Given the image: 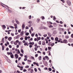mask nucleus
<instances>
[{
    "instance_id": "obj_1",
    "label": "nucleus",
    "mask_w": 73,
    "mask_h": 73,
    "mask_svg": "<svg viewBox=\"0 0 73 73\" xmlns=\"http://www.w3.org/2000/svg\"><path fill=\"white\" fill-rule=\"evenodd\" d=\"M67 4H68V5L69 6H70V5H71V2L69 1H67Z\"/></svg>"
},
{
    "instance_id": "obj_2",
    "label": "nucleus",
    "mask_w": 73,
    "mask_h": 73,
    "mask_svg": "<svg viewBox=\"0 0 73 73\" xmlns=\"http://www.w3.org/2000/svg\"><path fill=\"white\" fill-rule=\"evenodd\" d=\"M63 42L64 44H67L68 43V40L66 39L63 40Z\"/></svg>"
},
{
    "instance_id": "obj_3",
    "label": "nucleus",
    "mask_w": 73,
    "mask_h": 73,
    "mask_svg": "<svg viewBox=\"0 0 73 73\" xmlns=\"http://www.w3.org/2000/svg\"><path fill=\"white\" fill-rule=\"evenodd\" d=\"M15 21L17 24H20V22L18 21V20H17V19H15Z\"/></svg>"
},
{
    "instance_id": "obj_4",
    "label": "nucleus",
    "mask_w": 73,
    "mask_h": 73,
    "mask_svg": "<svg viewBox=\"0 0 73 73\" xmlns=\"http://www.w3.org/2000/svg\"><path fill=\"white\" fill-rule=\"evenodd\" d=\"M7 11L9 13H12V11L9 9H7Z\"/></svg>"
},
{
    "instance_id": "obj_5",
    "label": "nucleus",
    "mask_w": 73,
    "mask_h": 73,
    "mask_svg": "<svg viewBox=\"0 0 73 73\" xmlns=\"http://www.w3.org/2000/svg\"><path fill=\"white\" fill-rule=\"evenodd\" d=\"M15 57L16 58H19V55L17 54H15Z\"/></svg>"
},
{
    "instance_id": "obj_6",
    "label": "nucleus",
    "mask_w": 73,
    "mask_h": 73,
    "mask_svg": "<svg viewBox=\"0 0 73 73\" xmlns=\"http://www.w3.org/2000/svg\"><path fill=\"white\" fill-rule=\"evenodd\" d=\"M7 54H8V55H11V54H12L13 53L12 52H11V51H10V52H8L7 53Z\"/></svg>"
},
{
    "instance_id": "obj_7",
    "label": "nucleus",
    "mask_w": 73,
    "mask_h": 73,
    "mask_svg": "<svg viewBox=\"0 0 73 73\" xmlns=\"http://www.w3.org/2000/svg\"><path fill=\"white\" fill-rule=\"evenodd\" d=\"M44 65L45 66H47L48 65V63H47V62L46 61L44 63Z\"/></svg>"
},
{
    "instance_id": "obj_8",
    "label": "nucleus",
    "mask_w": 73,
    "mask_h": 73,
    "mask_svg": "<svg viewBox=\"0 0 73 73\" xmlns=\"http://www.w3.org/2000/svg\"><path fill=\"white\" fill-rule=\"evenodd\" d=\"M57 32L56 30H54L53 32V33L54 35H55V34H57Z\"/></svg>"
},
{
    "instance_id": "obj_9",
    "label": "nucleus",
    "mask_w": 73,
    "mask_h": 73,
    "mask_svg": "<svg viewBox=\"0 0 73 73\" xmlns=\"http://www.w3.org/2000/svg\"><path fill=\"white\" fill-rule=\"evenodd\" d=\"M68 41L70 42H73V39L72 38L69 39Z\"/></svg>"
},
{
    "instance_id": "obj_10",
    "label": "nucleus",
    "mask_w": 73,
    "mask_h": 73,
    "mask_svg": "<svg viewBox=\"0 0 73 73\" xmlns=\"http://www.w3.org/2000/svg\"><path fill=\"white\" fill-rule=\"evenodd\" d=\"M12 37H9L8 38V40H9V41H11V40H12Z\"/></svg>"
},
{
    "instance_id": "obj_11",
    "label": "nucleus",
    "mask_w": 73,
    "mask_h": 73,
    "mask_svg": "<svg viewBox=\"0 0 73 73\" xmlns=\"http://www.w3.org/2000/svg\"><path fill=\"white\" fill-rule=\"evenodd\" d=\"M10 57L11 58H14V55L12 54L11 55Z\"/></svg>"
},
{
    "instance_id": "obj_12",
    "label": "nucleus",
    "mask_w": 73,
    "mask_h": 73,
    "mask_svg": "<svg viewBox=\"0 0 73 73\" xmlns=\"http://www.w3.org/2000/svg\"><path fill=\"white\" fill-rule=\"evenodd\" d=\"M58 37H56L55 38V40L56 41H58Z\"/></svg>"
},
{
    "instance_id": "obj_13",
    "label": "nucleus",
    "mask_w": 73,
    "mask_h": 73,
    "mask_svg": "<svg viewBox=\"0 0 73 73\" xmlns=\"http://www.w3.org/2000/svg\"><path fill=\"white\" fill-rule=\"evenodd\" d=\"M43 29V26H41L39 28V29H40V30H41V29Z\"/></svg>"
},
{
    "instance_id": "obj_14",
    "label": "nucleus",
    "mask_w": 73,
    "mask_h": 73,
    "mask_svg": "<svg viewBox=\"0 0 73 73\" xmlns=\"http://www.w3.org/2000/svg\"><path fill=\"white\" fill-rule=\"evenodd\" d=\"M45 58H46L47 60H49V57L47 56H45Z\"/></svg>"
},
{
    "instance_id": "obj_15",
    "label": "nucleus",
    "mask_w": 73,
    "mask_h": 73,
    "mask_svg": "<svg viewBox=\"0 0 73 73\" xmlns=\"http://www.w3.org/2000/svg\"><path fill=\"white\" fill-rule=\"evenodd\" d=\"M48 36H49V37H51V36H52V34L50 33H48Z\"/></svg>"
},
{
    "instance_id": "obj_16",
    "label": "nucleus",
    "mask_w": 73,
    "mask_h": 73,
    "mask_svg": "<svg viewBox=\"0 0 73 73\" xmlns=\"http://www.w3.org/2000/svg\"><path fill=\"white\" fill-rule=\"evenodd\" d=\"M24 45L25 46H26V45H27V46H28L29 45V43H28V44H27V43L25 42L24 44Z\"/></svg>"
},
{
    "instance_id": "obj_17",
    "label": "nucleus",
    "mask_w": 73,
    "mask_h": 73,
    "mask_svg": "<svg viewBox=\"0 0 73 73\" xmlns=\"http://www.w3.org/2000/svg\"><path fill=\"white\" fill-rule=\"evenodd\" d=\"M21 52L22 53H24V50H23V49H21Z\"/></svg>"
},
{
    "instance_id": "obj_18",
    "label": "nucleus",
    "mask_w": 73,
    "mask_h": 73,
    "mask_svg": "<svg viewBox=\"0 0 73 73\" xmlns=\"http://www.w3.org/2000/svg\"><path fill=\"white\" fill-rule=\"evenodd\" d=\"M55 44L54 43H51V47H52V46H53Z\"/></svg>"
},
{
    "instance_id": "obj_19",
    "label": "nucleus",
    "mask_w": 73,
    "mask_h": 73,
    "mask_svg": "<svg viewBox=\"0 0 73 73\" xmlns=\"http://www.w3.org/2000/svg\"><path fill=\"white\" fill-rule=\"evenodd\" d=\"M19 36H20V35H17V36L14 37V38H15V39H16L17 38H19Z\"/></svg>"
},
{
    "instance_id": "obj_20",
    "label": "nucleus",
    "mask_w": 73,
    "mask_h": 73,
    "mask_svg": "<svg viewBox=\"0 0 73 73\" xmlns=\"http://www.w3.org/2000/svg\"><path fill=\"white\" fill-rule=\"evenodd\" d=\"M23 34H24V31L21 32L20 33V35L21 36H23Z\"/></svg>"
},
{
    "instance_id": "obj_21",
    "label": "nucleus",
    "mask_w": 73,
    "mask_h": 73,
    "mask_svg": "<svg viewBox=\"0 0 73 73\" xmlns=\"http://www.w3.org/2000/svg\"><path fill=\"white\" fill-rule=\"evenodd\" d=\"M22 28L24 29V28H25V25L24 24H23L22 26Z\"/></svg>"
},
{
    "instance_id": "obj_22",
    "label": "nucleus",
    "mask_w": 73,
    "mask_h": 73,
    "mask_svg": "<svg viewBox=\"0 0 73 73\" xmlns=\"http://www.w3.org/2000/svg\"><path fill=\"white\" fill-rule=\"evenodd\" d=\"M2 27L3 28H4V29H5L6 28V26H5V25H3Z\"/></svg>"
},
{
    "instance_id": "obj_23",
    "label": "nucleus",
    "mask_w": 73,
    "mask_h": 73,
    "mask_svg": "<svg viewBox=\"0 0 73 73\" xmlns=\"http://www.w3.org/2000/svg\"><path fill=\"white\" fill-rule=\"evenodd\" d=\"M42 57L41 56H39V57L38 58V59L39 60H41Z\"/></svg>"
},
{
    "instance_id": "obj_24",
    "label": "nucleus",
    "mask_w": 73,
    "mask_h": 73,
    "mask_svg": "<svg viewBox=\"0 0 73 73\" xmlns=\"http://www.w3.org/2000/svg\"><path fill=\"white\" fill-rule=\"evenodd\" d=\"M43 29H46V30H48V28L44 26H43Z\"/></svg>"
},
{
    "instance_id": "obj_25",
    "label": "nucleus",
    "mask_w": 73,
    "mask_h": 73,
    "mask_svg": "<svg viewBox=\"0 0 73 73\" xmlns=\"http://www.w3.org/2000/svg\"><path fill=\"white\" fill-rule=\"evenodd\" d=\"M25 40H28V37L26 36L25 37Z\"/></svg>"
},
{
    "instance_id": "obj_26",
    "label": "nucleus",
    "mask_w": 73,
    "mask_h": 73,
    "mask_svg": "<svg viewBox=\"0 0 73 73\" xmlns=\"http://www.w3.org/2000/svg\"><path fill=\"white\" fill-rule=\"evenodd\" d=\"M51 49H52V47H49V46L48 47V50H50Z\"/></svg>"
},
{
    "instance_id": "obj_27",
    "label": "nucleus",
    "mask_w": 73,
    "mask_h": 73,
    "mask_svg": "<svg viewBox=\"0 0 73 73\" xmlns=\"http://www.w3.org/2000/svg\"><path fill=\"white\" fill-rule=\"evenodd\" d=\"M56 17H55V16H53V20L54 21H55L56 20Z\"/></svg>"
},
{
    "instance_id": "obj_28",
    "label": "nucleus",
    "mask_w": 73,
    "mask_h": 73,
    "mask_svg": "<svg viewBox=\"0 0 73 73\" xmlns=\"http://www.w3.org/2000/svg\"><path fill=\"white\" fill-rule=\"evenodd\" d=\"M29 35V33H26L25 34V36H28Z\"/></svg>"
},
{
    "instance_id": "obj_29",
    "label": "nucleus",
    "mask_w": 73,
    "mask_h": 73,
    "mask_svg": "<svg viewBox=\"0 0 73 73\" xmlns=\"http://www.w3.org/2000/svg\"><path fill=\"white\" fill-rule=\"evenodd\" d=\"M51 44H52V42H49L48 45V46H50Z\"/></svg>"
},
{
    "instance_id": "obj_30",
    "label": "nucleus",
    "mask_w": 73,
    "mask_h": 73,
    "mask_svg": "<svg viewBox=\"0 0 73 73\" xmlns=\"http://www.w3.org/2000/svg\"><path fill=\"white\" fill-rule=\"evenodd\" d=\"M45 41H43L42 43V45H45Z\"/></svg>"
},
{
    "instance_id": "obj_31",
    "label": "nucleus",
    "mask_w": 73,
    "mask_h": 73,
    "mask_svg": "<svg viewBox=\"0 0 73 73\" xmlns=\"http://www.w3.org/2000/svg\"><path fill=\"white\" fill-rule=\"evenodd\" d=\"M33 69H32L30 71V73H33Z\"/></svg>"
},
{
    "instance_id": "obj_32",
    "label": "nucleus",
    "mask_w": 73,
    "mask_h": 73,
    "mask_svg": "<svg viewBox=\"0 0 73 73\" xmlns=\"http://www.w3.org/2000/svg\"><path fill=\"white\" fill-rule=\"evenodd\" d=\"M34 70L35 72H37V68H34Z\"/></svg>"
},
{
    "instance_id": "obj_33",
    "label": "nucleus",
    "mask_w": 73,
    "mask_h": 73,
    "mask_svg": "<svg viewBox=\"0 0 73 73\" xmlns=\"http://www.w3.org/2000/svg\"><path fill=\"white\" fill-rule=\"evenodd\" d=\"M41 18L42 20H44V19H45V17L44 16H42L41 17Z\"/></svg>"
},
{
    "instance_id": "obj_34",
    "label": "nucleus",
    "mask_w": 73,
    "mask_h": 73,
    "mask_svg": "<svg viewBox=\"0 0 73 73\" xmlns=\"http://www.w3.org/2000/svg\"><path fill=\"white\" fill-rule=\"evenodd\" d=\"M31 36L32 37H34V36H35V34L34 33L31 34Z\"/></svg>"
},
{
    "instance_id": "obj_35",
    "label": "nucleus",
    "mask_w": 73,
    "mask_h": 73,
    "mask_svg": "<svg viewBox=\"0 0 73 73\" xmlns=\"http://www.w3.org/2000/svg\"><path fill=\"white\" fill-rule=\"evenodd\" d=\"M32 18V16L31 15H30L29 16V19H31Z\"/></svg>"
},
{
    "instance_id": "obj_36",
    "label": "nucleus",
    "mask_w": 73,
    "mask_h": 73,
    "mask_svg": "<svg viewBox=\"0 0 73 73\" xmlns=\"http://www.w3.org/2000/svg\"><path fill=\"white\" fill-rule=\"evenodd\" d=\"M2 50H4V46H2Z\"/></svg>"
},
{
    "instance_id": "obj_37",
    "label": "nucleus",
    "mask_w": 73,
    "mask_h": 73,
    "mask_svg": "<svg viewBox=\"0 0 73 73\" xmlns=\"http://www.w3.org/2000/svg\"><path fill=\"white\" fill-rule=\"evenodd\" d=\"M48 70L49 71H52V68H48Z\"/></svg>"
},
{
    "instance_id": "obj_38",
    "label": "nucleus",
    "mask_w": 73,
    "mask_h": 73,
    "mask_svg": "<svg viewBox=\"0 0 73 73\" xmlns=\"http://www.w3.org/2000/svg\"><path fill=\"white\" fill-rule=\"evenodd\" d=\"M38 44L39 45H41V41H39L38 42Z\"/></svg>"
},
{
    "instance_id": "obj_39",
    "label": "nucleus",
    "mask_w": 73,
    "mask_h": 73,
    "mask_svg": "<svg viewBox=\"0 0 73 73\" xmlns=\"http://www.w3.org/2000/svg\"><path fill=\"white\" fill-rule=\"evenodd\" d=\"M29 66L28 65H27V66H25V68H29Z\"/></svg>"
},
{
    "instance_id": "obj_40",
    "label": "nucleus",
    "mask_w": 73,
    "mask_h": 73,
    "mask_svg": "<svg viewBox=\"0 0 73 73\" xmlns=\"http://www.w3.org/2000/svg\"><path fill=\"white\" fill-rule=\"evenodd\" d=\"M27 70H26L25 69H24L23 70V72H27Z\"/></svg>"
},
{
    "instance_id": "obj_41",
    "label": "nucleus",
    "mask_w": 73,
    "mask_h": 73,
    "mask_svg": "<svg viewBox=\"0 0 73 73\" xmlns=\"http://www.w3.org/2000/svg\"><path fill=\"white\" fill-rule=\"evenodd\" d=\"M36 65L37 66H39V65H38V63H37V62L36 63Z\"/></svg>"
},
{
    "instance_id": "obj_42",
    "label": "nucleus",
    "mask_w": 73,
    "mask_h": 73,
    "mask_svg": "<svg viewBox=\"0 0 73 73\" xmlns=\"http://www.w3.org/2000/svg\"><path fill=\"white\" fill-rule=\"evenodd\" d=\"M25 29H29V27L28 26H26L25 27Z\"/></svg>"
},
{
    "instance_id": "obj_43",
    "label": "nucleus",
    "mask_w": 73,
    "mask_h": 73,
    "mask_svg": "<svg viewBox=\"0 0 73 73\" xmlns=\"http://www.w3.org/2000/svg\"><path fill=\"white\" fill-rule=\"evenodd\" d=\"M25 58H28V56L27 55H25Z\"/></svg>"
},
{
    "instance_id": "obj_44",
    "label": "nucleus",
    "mask_w": 73,
    "mask_h": 73,
    "mask_svg": "<svg viewBox=\"0 0 73 73\" xmlns=\"http://www.w3.org/2000/svg\"><path fill=\"white\" fill-rule=\"evenodd\" d=\"M49 28H50L51 27V28H53V26H52V25H50V26H49Z\"/></svg>"
},
{
    "instance_id": "obj_45",
    "label": "nucleus",
    "mask_w": 73,
    "mask_h": 73,
    "mask_svg": "<svg viewBox=\"0 0 73 73\" xmlns=\"http://www.w3.org/2000/svg\"><path fill=\"white\" fill-rule=\"evenodd\" d=\"M43 36L44 37H46L47 36V35H43Z\"/></svg>"
},
{
    "instance_id": "obj_46",
    "label": "nucleus",
    "mask_w": 73,
    "mask_h": 73,
    "mask_svg": "<svg viewBox=\"0 0 73 73\" xmlns=\"http://www.w3.org/2000/svg\"><path fill=\"white\" fill-rule=\"evenodd\" d=\"M20 39L21 40H23L24 39V38L23 37H22L20 38Z\"/></svg>"
},
{
    "instance_id": "obj_47",
    "label": "nucleus",
    "mask_w": 73,
    "mask_h": 73,
    "mask_svg": "<svg viewBox=\"0 0 73 73\" xmlns=\"http://www.w3.org/2000/svg\"><path fill=\"white\" fill-rule=\"evenodd\" d=\"M56 28H53L52 29H51V30H52V31H53V30H54V29H56Z\"/></svg>"
},
{
    "instance_id": "obj_48",
    "label": "nucleus",
    "mask_w": 73,
    "mask_h": 73,
    "mask_svg": "<svg viewBox=\"0 0 73 73\" xmlns=\"http://www.w3.org/2000/svg\"><path fill=\"white\" fill-rule=\"evenodd\" d=\"M35 50V51H37V48L36 47H35L34 48Z\"/></svg>"
},
{
    "instance_id": "obj_49",
    "label": "nucleus",
    "mask_w": 73,
    "mask_h": 73,
    "mask_svg": "<svg viewBox=\"0 0 73 73\" xmlns=\"http://www.w3.org/2000/svg\"><path fill=\"white\" fill-rule=\"evenodd\" d=\"M29 32H30V34H31L32 33V31H31V29L29 30Z\"/></svg>"
},
{
    "instance_id": "obj_50",
    "label": "nucleus",
    "mask_w": 73,
    "mask_h": 73,
    "mask_svg": "<svg viewBox=\"0 0 73 73\" xmlns=\"http://www.w3.org/2000/svg\"><path fill=\"white\" fill-rule=\"evenodd\" d=\"M30 58H31L33 59H35V58H34V57H33V56H31L30 57Z\"/></svg>"
},
{
    "instance_id": "obj_51",
    "label": "nucleus",
    "mask_w": 73,
    "mask_h": 73,
    "mask_svg": "<svg viewBox=\"0 0 73 73\" xmlns=\"http://www.w3.org/2000/svg\"><path fill=\"white\" fill-rule=\"evenodd\" d=\"M21 30L20 29L18 30V32L19 33H20L21 32Z\"/></svg>"
},
{
    "instance_id": "obj_52",
    "label": "nucleus",
    "mask_w": 73,
    "mask_h": 73,
    "mask_svg": "<svg viewBox=\"0 0 73 73\" xmlns=\"http://www.w3.org/2000/svg\"><path fill=\"white\" fill-rule=\"evenodd\" d=\"M34 44L35 43L34 42H31V44L32 45H34Z\"/></svg>"
},
{
    "instance_id": "obj_53",
    "label": "nucleus",
    "mask_w": 73,
    "mask_h": 73,
    "mask_svg": "<svg viewBox=\"0 0 73 73\" xmlns=\"http://www.w3.org/2000/svg\"><path fill=\"white\" fill-rule=\"evenodd\" d=\"M31 31H33V27H31Z\"/></svg>"
},
{
    "instance_id": "obj_54",
    "label": "nucleus",
    "mask_w": 73,
    "mask_h": 73,
    "mask_svg": "<svg viewBox=\"0 0 73 73\" xmlns=\"http://www.w3.org/2000/svg\"><path fill=\"white\" fill-rule=\"evenodd\" d=\"M35 57H37L38 56V54H36L35 55Z\"/></svg>"
},
{
    "instance_id": "obj_55",
    "label": "nucleus",
    "mask_w": 73,
    "mask_h": 73,
    "mask_svg": "<svg viewBox=\"0 0 73 73\" xmlns=\"http://www.w3.org/2000/svg\"><path fill=\"white\" fill-rule=\"evenodd\" d=\"M21 57H19L18 58V61H20V59H21Z\"/></svg>"
},
{
    "instance_id": "obj_56",
    "label": "nucleus",
    "mask_w": 73,
    "mask_h": 73,
    "mask_svg": "<svg viewBox=\"0 0 73 73\" xmlns=\"http://www.w3.org/2000/svg\"><path fill=\"white\" fill-rule=\"evenodd\" d=\"M44 70H48V68L47 67H45L44 68Z\"/></svg>"
},
{
    "instance_id": "obj_57",
    "label": "nucleus",
    "mask_w": 73,
    "mask_h": 73,
    "mask_svg": "<svg viewBox=\"0 0 73 73\" xmlns=\"http://www.w3.org/2000/svg\"><path fill=\"white\" fill-rule=\"evenodd\" d=\"M27 60V58H25L24 59V61H26Z\"/></svg>"
},
{
    "instance_id": "obj_58",
    "label": "nucleus",
    "mask_w": 73,
    "mask_h": 73,
    "mask_svg": "<svg viewBox=\"0 0 73 73\" xmlns=\"http://www.w3.org/2000/svg\"><path fill=\"white\" fill-rule=\"evenodd\" d=\"M29 46L30 48H32V47L33 46L32 45H29Z\"/></svg>"
},
{
    "instance_id": "obj_59",
    "label": "nucleus",
    "mask_w": 73,
    "mask_h": 73,
    "mask_svg": "<svg viewBox=\"0 0 73 73\" xmlns=\"http://www.w3.org/2000/svg\"><path fill=\"white\" fill-rule=\"evenodd\" d=\"M20 55L21 56L23 57V54H20Z\"/></svg>"
},
{
    "instance_id": "obj_60",
    "label": "nucleus",
    "mask_w": 73,
    "mask_h": 73,
    "mask_svg": "<svg viewBox=\"0 0 73 73\" xmlns=\"http://www.w3.org/2000/svg\"><path fill=\"white\" fill-rule=\"evenodd\" d=\"M71 37L72 38H73V34H72L71 35Z\"/></svg>"
},
{
    "instance_id": "obj_61",
    "label": "nucleus",
    "mask_w": 73,
    "mask_h": 73,
    "mask_svg": "<svg viewBox=\"0 0 73 73\" xmlns=\"http://www.w3.org/2000/svg\"><path fill=\"white\" fill-rule=\"evenodd\" d=\"M9 47L10 48H12V46L11 45H9Z\"/></svg>"
},
{
    "instance_id": "obj_62",
    "label": "nucleus",
    "mask_w": 73,
    "mask_h": 73,
    "mask_svg": "<svg viewBox=\"0 0 73 73\" xmlns=\"http://www.w3.org/2000/svg\"><path fill=\"white\" fill-rule=\"evenodd\" d=\"M29 24H32V21H29L28 22Z\"/></svg>"
},
{
    "instance_id": "obj_63",
    "label": "nucleus",
    "mask_w": 73,
    "mask_h": 73,
    "mask_svg": "<svg viewBox=\"0 0 73 73\" xmlns=\"http://www.w3.org/2000/svg\"><path fill=\"white\" fill-rule=\"evenodd\" d=\"M37 53H41V52H40V51H37Z\"/></svg>"
},
{
    "instance_id": "obj_64",
    "label": "nucleus",
    "mask_w": 73,
    "mask_h": 73,
    "mask_svg": "<svg viewBox=\"0 0 73 73\" xmlns=\"http://www.w3.org/2000/svg\"><path fill=\"white\" fill-rule=\"evenodd\" d=\"M14 25L15 27H17V25L16 24H15Z\"/></svg>"
}]
</instances>
